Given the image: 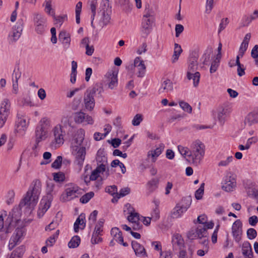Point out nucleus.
<instances>
[{
	"label": "nucleus",
	"mask_w": 258,
	"mask_h": 258,
	"mask_svg": "<svg viewBox=\"0 0 258 258\" xmlns=\"http://www.w3.org/2000/svg\"><path fill=\"white\" fill-rule=\"evenodd\" d=\"M246 234L247 238L250 240H252L255 238L257 236L256 231L254 229L252 228H249L247 230Z\"/></svg>",
	"instance_id": "de8ad7c7"
},
{
	"label": "nucleus",
	"mask_w": 258,
	"mask_h": 258,
	"mask_svg": "<svg viewBox=\"0 0 258 258\" xmlns=\"http://www.w3.org/2000/svg\"><path fill=\"white\" fill-rule=\"evenodd\" d=\"M96 160L97 164L107 165V157L104 149H99L96 154Z\"/></svg>",
	"instance_id": "393cba45"
},
{
	"label": "nucleus",
	"mask_w": 258,
	"mask_h": 258,
	"mask_svg": "<svg viewBox=\"0 0 258 258\" xmlns=\"http://www.w3.org/2000/svg\"><path fill=\"white\" fill-rule=\"evenodd\" d=\"M132 246L137 256H147V254L144 247L137 241H133Z\"/></svg>",
	"instance_id": "aec40b11"
},
{
	"label": "nucleus",
	"mask_w": 258,
	"mask_h": 258,
	"mask_svg": "<svg viewBox=\"0 0 258 258\" xmlns=\"http://www.w3.org/2000/svg\"><path fill=\"white\" fill-rule=\"evenodd\" d=\"M130 192V188L128 187H124L121 188L119 192H117V199H119L121 197H123L126 195H128Z\"/></svg>",
	"instance_id": "13d9d810"
},
{
	"label": "nucleus",
	"mask_w": 258,
	"mask_h": 258,
	"mask_svg": "<svg viewBox=\"0 0 258 258\" xmlns=\"http://www.w3.org/2000/svg\"><path fill=\"white\" fill-rule=\"evenodd\" d=\"M204 185H205V183H202L201 184V186L199 187V188H198L196 191L195 198H196V199L201 200L202 198L204 192Z\"/></svg>",
	"instance_id": "c03bdc74"
},
{
	"label": "nucleus",
	"mask_w": 258,
	"mask_h": 258,
	"mask_svg": "<svg viewBox=\"0 0 258 258\" xmlns=\"http://www.w3.org/2000/svg\"><path fill=\"white\" fill-rule=\"evenodd\" d=\"M175 36L178 37L184 30L183 26L181 24H176L175 25Z\"/></svg>",
	"instance_id": "774afa93"
},
{
	"label": "nucleus",
	"mask_w": 258,
	"mask_h": 258,
	"mask_svg": "<svg viewBox=\"0 0 258 258\" xmlns=\"http://www.w3.org/2000/svg\"><path fill=\"white\" fill-rule=\"evenodd\" d=\"M11 103L9 99H4L0 106V128H2L6 122L10 114Z\"/></svg>",
	"instance_id": "1a4fd4ad"
},
{
	"label": "nucleus",
	"mask_w": 258,
	"mask_h": 258,
	"mask_svg": "<svg viewBox=\"0 0 258 258\" xmlns=\"http://www.w3.org/2000/svg\"><path fill=\"white\" fill-rule=\"evenodd\" d=\"M24 252V248L20 246L14 250L9 258H21Z\"/></svg>",
	"instance_id": "f704fd0d"
},
{
	"label": "nucleus",
	"mask_w": 258,
	"mask_h": 258,
	"mask_svg": "<svg viewBox=\"0 0 258 258\" xmlns=\"http://www.w3.org/2000/svg\"><path fill=\"white\" fill-rule=\"evenodd\" d=\"M159 180L157 178H154L147 183V188L149 194L153 192L158 187Z\"/></svg>",
	"instance_id": "7c9ffc66"
},
{
	"label": "nucleus",
	"mask_w": 258,
	"mask_h": 258,
	"mask_svg": "<svg viewBox=\"0 0 258 258\" xmlns=\"http://www.w3.org/2000/svg\"><path fill=\"white\" fill-rule=\"evenodd\" d=\"M97 1L98 0H89L88 2L89 5L90 7V9L91 11L92 15H91V26L94 27L93 26V20L94 19L95 15H96V10L97 6Z\"/></svg>",
	"instance_id": "c756f323"
},
{
	"label": "nucleus",
	"mask_w": 258,
	"mask_h": 258,
	"mask_svg": "<svg viewBox=\"0 0 258 258\" xmlns=\"http://www.w3.org/2000/svg\"><path fill=\"white\" fill-rule=\"evenodd\" d=\"M233 157L232 156H229L225 160L221 161L219 163V166H227L233 160Z\"/></svg>",
	"instance_id": "69168bd1"
},
{
	"label": "nucleus",
	"mask_w": 258,
	"mask_h": 258,
	"mask_svg": "<svg viewBox=\"0 0 258 258\" xmlns=\"http://www.w3.org/2000/svg\"><path fill=\"white\" fill-rule=\"evenodd\" d=\"M173 90V85L170 80L167 79L165 80L161 84V87L159 89L160 94L164 92H168Z\"/></svg>",
	"instance_id": "cd10ccee"
},
{
	"label": "nucleus",
	"mask_w": 258,
	"mask_h": 258,
	"mask_svg": "<svg viewBox=\"0 0 258 258\" xmlns=\"http://www.w3.org/2000/svg\"><path fill=\"white\" fill-rule=\"evenodd\" d=\"M154 203L155 205V208L151 213V218L154 221H157L160 218V211L158 208L159 202L154 200Z\"/></svg>",
	"instance_id": "2f4dec72"
},
{
	"label": "nucleus",
	"mask_w": 258,
	"mask_h": 258,
	"mask_svg": "<svg viewBox=\"0 0 258 258\" xmlns=\"http://www.w3.org/2000/svg\"><path fill=\"white\" fill-rule=\"evenodd\" d=\"M228 23L229 20L227 18L222 19L219 25V33L224 30Z\"/></svg>",
	"instance_id": "680f3d73"
},
{
	"label": "nucleus",
	"mask_w": 258,
	"mask_h": 258,
	"mask_svg": "<svg viewBox=\"0 0 258 258\" xmlns=\"http://www.w3.org/2000/svg\"><path fill=\"white\" fill-rule=\"evenodd\" d=\"M94 196L93 191H90L83 195L80 199V201L83 204L87 203Z\"/></svg>",
	"instance_id": "ea45409f"
},
{
	"label": "nucleus",
	"mask_w": 258,
	"mask_h": 258,
	"mask_svg": "<svg viewBox=\"0 0 258 258\" xmlns=\"http://www.w3.org/2000/svg\"><path fill=\"white\" fill-rule=\"evenodd\" d=\"M50 127V120L46 117L42 118L36 127L35 145L33 147V149L37 148V146L39 142L46 138L48 131Z\"/></svg>",
	"instance_id": "7ed1b4c3"
},
{
	"label": "nucleus",
	"mask_w": 258,
	"mask_h": 258,
	"mask_svg": "<svg viewBox=\"0 0 258 258\" xmlns=\"http://www.w3.org/2000/svg\"><path fill=\"white\" fill-rule=\"evenodd\" d=\"M180 107L184 111L188 113H191L192 111V107L187 102L183 101L179 102Z\"/></svg>",
	"instance_id": "a18cd8bd"
},
{
	"label": "nucleus",
	"mask_w": 258,
	"mask_h": 258,
	"mask_svg": "<svg viewBox=\"0 0 258 258\" xmlns=\"http://www.w3.org/2000/svg\"><path fill=\"white\" fill-rule=\"evenodd\" d=\"M59 233V230H57L53 235L49 237L46 241L47 246H51L55 242V239L57 238Z\"/></svg>",
	"instance_id": "37998d69"
},
{
	"label": "nucleus",
	"mask_w": 258,
	"mask_h": 258,
	"mask_svg": "<svg viewBox=\"0 0 258 258\" xmlns=\"http://www.w3.org/2000/svg\"><path fill=\"white\" fill-rule=\"evenodd\" d=\"M114 239L115 240V241L120 243V244H122L123 246L125 247L128 246V244L126 242H124L123 241V238L122 235V232H121V233L118 234L117 237L114 238Z\"/></svg>",
	"instance_id": "0e129e2a"
},
{
	"label": "nucleus",
	"mask_w": 258,
	"mask_h": 258,
	"mask_svg": "<svg viewBox=\"0 0 258 258\" xmlns=\"http://www.w3.org/2000/svg\"><path fill=\"white\" fill-rule=\"evenodd\" d=\"M102 89L98 86H95L91 89H88L84 96V103L85 108L88 111H92L95 106L94 96L97 92L100 94Z\"/></svg>",
	"instance_id": "0eeeda50"
},
{
	"label": "nucleus",
	"mask_w": 258,
	"mask_h": 258,
	"mask_svg": "<svg viewBox=\"0 0 258 258\" xmlns=\"http://www.w3.org/2000/svg\"><path fill=\"white\" fill-rule=\"evenodd\" d=\"M204 155L205 145L200 141H197L192 144L191 151L187 155V160L197 165L200 164Z\"/></svg>",
	"instance_id": "20e7f679"
},
{
	"label": "nucleus",
	"mask_w": 258,
	"mask_h": 258,
	"mask_svg": "<svg viewBox=\"0 0 258 258\" xmlns=\"http://www.w3.org/2000/svg\"><path fill=\"white\" fill-rule=\"evenodd\" d=\"M85 215L81 214L76 220L74 223V231L76 233L78 232L79 229V225L81 226L80 228L83 229L85 227Z\"/></svg>",
	"instance_id": "a878e982"
},
{
	"label": "nucleus",
	"mask_w": 258,
	"mask_h": 258,
	"mask_svg": "<svg viewBox=\"0 0 258 258\" xmlns=\"http://www.w3.org/2000/svg\"><path fill=\"white\" fill-rule=\"evenodd\" d=\"M15 197V192L14 190H10L8 192L7 198L8 200L7 203L8 204H10L13 202V200Z\"/></svg>",
	"instance_id": "338daca9"
},
{
	"label": "nucleus",
	"mask_w": 258,
	"mask_h": 258,
	"mask_svg": "<svg viewBox=\"0 0 258 258\" xmlns=\"http://www.w3.org/2000/svg\"><path fill=\"white\" fill-rule=\"evenodd\" d=\"M54 141L58 147L62 145L64 143V137L66 135L64 130V126L61 124H57L52 129Z\"/></svg>",
	"instance_id": "9b49d317"
},
{
	"label": "nucleus",
	"mask_w": 258,
	"mask_h": 258,
	"mask_svg": "<svg viewBox=\"0 0 258 258\" xmlns=\"http://www.w3.org/2000/svg\"><path fill=\"white\" fill-rule=\"evenodd\" d=\"M23 235V230L22 228H18L16 229L13 236L11 238V240L14 243L17 244V243L20 240L21 237Z\"/></svg>",
	"instance_id": "473e14b6"
},
{
	"label": "nucleus",
	"mask_w": 258,
	"mask_h": 258,
	"mask_svg": "<svg viewBox=\"0 0 258 258\" xmlns=\"http://www.w3.org/2000/svg\"><path fill=\"white\" fill-rule=\"evenodd\" d=\"M214 7V0H207L205 13L210 14Z\"/></svg>",
	"instance_id": "603ef678"
},
{
	"label": "nucleus",
	"mask_w": 258,
	"mask_h": 258,
	"mask_svg": "<svg viewBox=\"0 0 258 258\" xmlns=\"http://www.w3.org/2000/svg\"><path fill=\"white\" fill-rule=\"evenodd\" d=\"M24 22L22 19L19 20L16 25L13 28L12 34L9 36L10 42H15L20 38L23 29Z\"/></svg>",
	"instance_id": "f8f14e48"
},
{
	"label": "nucleus",
	"mask_w": 258,
	"mask_h": 258,
	"mask_svg": "<svg viewBox=\"0 0 258 258\" xmlns=\"http://www.w3.org/2000/svg\"><path fill=\"white\" fill-rule=\"evenodd\" d=\"M81 103V97H76L74 99L72 104V108L73 110H77L80 106Z\"/></svg>",
	"instance_id": "6e6d98bb"
},
{
	"label": "nucleus",
	"mask_w": 258,
	"mask_h": 258,
	"mask_svg": "<svg viewBox=\"0 0 258 258\" xmlns=\"http://www.w3.org/2000/svg\"><path fill=\"white\" fill-rule=\"evenodd\" d=\"M229 113L230 111L227 107L220 106L217 109V117L221 124H223L224 123L226 118Z\"/></svg>",
	"instance_id": "6ab92c4d"
},
{
	"label": "nucleus",
	"mask_w": 258,
	"mask_h": 258,
	"mask_svg": "<svg viewBox=\"0 0 258 258\" xmlns=\"http://www.w3.org/2000/svg\"><path fill=\"white\" fill-rule=\"evenodd\" d=\"M235 186V183L234 182L229 181L226 183L225 185L222 186V189L226 191H230L232 190L233 188Z\"/></svg>",
	"instance_id": "864d4df0"
},
{
	"label": "nucleus",
	"mask_w": 258,
	"mask_h": 258,
	"mask_svg": "<svg viewBox=\"0 0 258 258\" xmlns=\"http://www.w3.org/2000/svg\"><path fill=\"white\" fill-rule=\"evenodd\" d=\"M33 21L35 26L37 25L46 24V20L45 18L39 13L33 14Z\"/></svg>",
	"instance_id": "c85d7f7f"
},
{
	"label": "nucleus",
	"mask_w": 258,
	"mask_h": 258,
	"mask_svg": "<svg viewBox=\"0 0 258 258\" xmlns=\"http://www.w3.org/2000/svg\"><path fill=\"white\" fill-rule=\"evenodd\" d=\"M219 59H214L210 67V71L211 74L215 73L218 67H219Z\"/></svg>",
	"instance_id": "4d7b16f0"
},
{
	"label": "nucleus",
	"mask_w": 258,
	"mask_h": 258,
	"mask_svg": "<svg viewBox=\"0 0 258 258\" xmlns=\"http://www.w3.org/2000/svg\"><path fill=\"white\" fill-rule=\"evenodd\" d=\"M142 120V115L141 114H137L132 120V124L134 126H138Z\"/></svg>",
	"instance_id": "3c124183"
},
{
	"label": "nucleus",
	"mask_w": 258,
	"mask_h": 258,
	"mask_svg": "<svg viewBox=\"0 0 258 258\" xmlns=\"http://www.w3.org/2000/svg\"><path fill=\"white\" fill-rule=\"evenodd\" d=\"M173 245H177L181 247L183 245V240L181 237V236L179 234H176L174 235L172 239Z\"/></svg>",
	"instance_id": "e433bc0d"
},
{
	"label": "nucleus",
	"mask_w": 258,
	"mask_h": 258,
	"mask_svg": "<svg viewBox=\"0 0 258 258\" xmlns=\"http://www.w3.org/2000/svg\"><path fill=\"white\" fill-rule=\"evenodd\" d=\"M199 235L198 234L196 229L190 230L187 233V237L189 239L193 240L199 238Z\"/></svg>",
	"instance_id": "052dcab7"
},
{
	"label": "nucleus",
	"mask_w": 258,
	"mask_h": 258,
	"mask_svg": "<svg viewBox=\"0 0 258 258\" xmlns=\"http://www.w3.org/2000/svg\"><path fill=\"white\" fill-rule=\"evenodd\" d=\"M105 191L112 196H114V195H116L117 197V186L114 185L106 187L105 188Z\"/></svg>",
	"instance_id": "49530a36"
},
{
	"label": "nucleus",
	"mask_w": 258,
	"mask_h": 258,
	"mask_svg": "<svg viewBox=\"0 0 258 258\" xmlns=\"http://www.w3.org/2000/svg\"><path fill=\"white\" fill-rule=\"evenodd\" d=\"M51 157V154L49 152H45L43 153V159L46 160V162L42 161L40 163L41 165L47 164L50 162V159Z\"/></svg>",
	"instance_id": "e2e57ef3"
},
{
	"label": "nucleus",
	"mask_w": 258,
	"mask_h": 258,
	"mask_svg": "<svg viewBox=\"0 0 258 258\" xmlns=\"http://www.w3.org/2000/svg\"><path fill=\"white\" fill-rule=\"evenodd\" d=\"M53 179L57 182L63 181L64 180V174L62 172L53 173Z\"/></svg>",
	"instance_id": "8fccbe9b"
},
{
	"label": "nucleus",
	"mask_w": 258,
	"mask_h": 258,
	"mask_svg": "<svg viewBox=\"0 0 258 258\" xmlns=\"http://www.w3.org/2000/svg\"><path fill=\"white\" fill-rule=\"evenodd\" d=\"M50 205L51 201L50 199H43L41 200L37 211V215L39 218H41L44 215L49 208Z\"/></svg>",
	"instance_id": "a211bd4d"
},
{
	"label": "nucleus",
	"mask_w": 258,
	"mask_h": 258,
	"mask_svg": "<svg viewBox=\"0 0 258 258\" xmlns=\"http://www.w3.org/2000/svg\"><path fill=\"white\" fill-rule=\"evenodd\" d=\"M59 224L57 221L53 220L49 225L45 227L46 231H51L56 228Z\"/></svg>",
	"instance_id": "bf43d9fd"
},
{
	"label": "nucleus",
	"mask_w": 258,
	"mask_h": 258,
	"mask_svg": "<svg viewBox=\"0 0 258 258\" xmlns=\"http://www.w3.org/2000/svg\"><path fill=\"white\" fill-rule=\"evenodd\" d=\"M198 234L199 235V238L207 237V230L205 226L203 225H199L196 229Z\"/></svg>",
	"instance_id": "4c0bfd02"
},
{
	"label": "nucleus",
	"mask_w": 258,
	"mask_h": 258,
	"mask_svg": "<svg viewBox=\"0 0 258 258\" xmlns=\"http://www.w3.org/2000/svg\"><path fill=\"white\" fill-rule=\"evenodd\" d=\"M164 145L160 144L158 148L154 150H150L148 152L147 157L148 158L151 157L152 161L155 162L157 158L162 153L164 149Z\"/></svg>",
	"instance_id": "412c9836"
},
{
	"label": "nucleus",
	"mask_w": 258,
	"mask_h": 258,
	"mask_svg": "<svg viewBox=\"0 0 258 258\" xmlns=\"http://www.w3.org/2000/svg\"><path fill=\"white\" fill-rule=\"evenodd\" d=\"M198 56L196 54H192L189 58V63L188 67V71L187 72V78L188 80L192 79L193 84L195 87L198 86L200 79V74L197 72L198 69Z\"/></svg>",
	"instance_id": "39448f33"
},
{
	"label": "nucleus",
	"mask_w": 258,
	"mask_h": 258,
	"mask_svg": "<svg viewBox=\"0 0 258 258\" xmlns=\"http://www.w3.org/2000/svg\"><path fill=\"white\" fill-rule=\"evenodd\" d=\"M29 124V121H26V119L24 116L22 115L20 117L19 114L18 115V120H17V129L16 131L19 132L21 130L24 131L27 127Z\"/></svg>",
	"instance_id": "bb28decb"
},
{
	"label": "nucleus",
	"mask_w": 258,
	"mask_h": 258,
	"mask_svg": "<svg viewBox=\"0 0 258 258\" xmlns=\"http://www.w3.org/2000/svg\"><path fill=\"white\" fill-rule=\"evenodd\" d=\"M127 220L129 222H132V223L139 222L141 218H140V215L138 213L131 212L130 216L127 217Z\"/></svg>",
	"instance_id": "58836bf2"
},
{
	"label": "nucleus",
	"mask_w": 258,
	"mask_h": 258,
	"mask_svg": "<svg viewBox=\"0 0 258 258\" xmlns=\"http://www.w3.org/2000/svg\"><path fill=\"white\" fill-rule=\"evenodd\" d=\"M98 15L100 16L99 24L102 28L110 23V10L109 8V3L107 0H103L100 4Z\"/></svg>",
	"instance_id": "6e6552de"
},
{
	"label": "nucleus",
	"mask_w": 258,
	"mask_h": 258,
	"mask_svg": "<svg viewBox=\"0 0 258 258\" xmlns=\"http://www.w3.org/2000/svg\"><path fill=\"white\" fill-rule=\"evenodd\" d=\"M242 253L244 258L253 257L251 246L249 242L247 241L243 243L242 246Z\"/></svg>",
	"instance_id": "b1692460"
},
{
	"label": "nucleus",
	"mask_w": 258,
	"mask_h": 258,
	"mask_svg": "<svg viewBox=\"0 0 258 258\" xmlns=\"http://www.w3.org/2000/svg\"><path fill=\"white\" fill-rule=\"evenodd\" d=\"M118 71L116 70H111L108 71L105 75V77L108 83V88L113 89L117 86Z\"/></svg>",
	"instance_id": "4468645a"
},
{
	"label": "nucleus",
	"mask_w": 258,
	"mask_h": 258,
	"mask_svg": "<svg viewBox=\"0 0 258 258\" xmlns=\"http://www.w3.org/2000/svg\"><path fill=\"white\" fill-rule=\"evenodd\" d=\"M62 157L60 156H58L57 157L56 159L54 160V161L51 164V167L58 169L60 168L62 163Z\"/></svg>",
	"instance_id": "09e8293b"
},
{
	"label": "nucleus",
	"mask_w": 258,
	"mask_h": 258,
	"mask_svg": "<svg viewBox=\"0 0 258 258\" xmlns=\"http://www.w3.org/2000/svg\"><path fill=\"white\" fill-rule=\"evenodd\" d=\"M244 122L248 126L258 122V113L255 111L249 112L245 117Z\"/></svg>",
	"instance_id": "4be33fe9"
},
{
	"label": "nucleus",
	"mask_w": 258,
	"mask_h": 258,
	"mask_svg": "<svg viewBox=\"0 0 258 258\" xmlns=\"http://www.w3.org/2000/svg\"><path fill=\"white\" fill-rule=\"evenodd\" d=\"M191 203V200L189 198H184L182 199L181 202L178 203L182 207L183 210L187 211Z\"/></svg>",
	"instance_id": "a19ab883"
},
{
	"label": "nucleus",
	"mask_w": 258,
	"mask_h": 258,
	"mask_svg": "<svg viewBox=\"0 0 258 258\" xmlns=\"http://www.w3.org/2000/svg\"><path fill=\"white\" fill-rule=\"evenodd\" d=\"M155 23L153 15L149 11L143 15L140 29L141 36L146 38L151 33Z\"/></svg>",
	"instance_id": "423d86ee"
},
{
	"label": "nucleus",
	"mask_w": 258,
	"mask_h": 258,
	"mask_svg": "<svg viewBox=\"0 0 258 258\" xmlns=\"http://www.w3.org/2000/svg\"><path fill=\"white\" fill-rule=\"evenodd\" d=\"M84 136L85 131L82 128L79 130L77 133V137L75 140L78 145L72 147V154L75 157V163L78 165L80 170L83 167L86 154V148L80 146L84 139Z\"/></svg>",
	"instance_id": "f03ea898"
},
{
	"label": "nucleus",
	"mask_w": 258,
	"mask_h": 258,
	"mask_svg": "<svg viewBox=\"0 0 258 258\" xmlns=\"http://www.w3.org/2000/svg\"><path fill=\"white\" fill-rule=\"evenodd\" d=\"M40 185L39 182H33L30 186L26 196L21 201L19 207L21 209L25 207L31 211L36 205L40 193Z\"/></svg>",
	"instance_id": "f257e3e1"
},
{
	"label": "nucleus",
	"mask_w": 258,
	"mask_h": 258,
	"mask_svg": "<svg viewBox=\"0 0 258 258\" xmlns=\"http://www.w3.org/2000/svg\"><path fill=\"white\" fill-rule=\"evenodd\" d=\"M185 211V210H183L182 207L180 206V204H177L172 212V216L174 218H178L180 217L182 213Z\"/></svg>",
	"instance_id": "72a5a7b5"
},
{
	"label": "nucleus",
	"mask_w": 258,
	"mask_h": 258,
	"mask_svg": "<svg viewBox=\"0 0 258 258\" xmlns=\"http://www.w3.org/2000/svg\"><path fill=\"white\" fill-rule=\"evenodd\" d=\"M81 189L76 185H69L65 189L61 195V200L63 202L71 201L77 197L81 194Z\"/></svg>",
	"instance_id": "9d476101"
},
{
	"label": "nucleus",
	"mask_w": 258,
	"mask_h": 258,
	"mask_svg": "<svg viewBox=\"0 0 258 258\" xmlns=\"http://www.w3.org/2000/svg\"><path fill=\"white\" fill-rule=\"evenodd\" d=\"M81 242L80 238L78 235H75L72 238L70 242L68 243V246L71 248L77 247Z\"/></svg>",
	"instance_id": "c9c22d12"
},
{
	"label": "nucleus",
	"mask_w": 258,
	"mask_h": 258,
	"mask_svg": "<svg viewBox=\"0 0 258 258\" xmlns=\"http://www.w3.org/2000/svg\"><path fill=\"white\" fill-rule=\"evenodd\" d=\"M21 74L19 67L18 66L16 67L12 74V81L18 82L21 77Z\"/></svg>",
	"instance_id": "79ce46f5"
},
{
	"label": "nucleus",
	"mask_w": 258,
	"mask_h": 258,
	"mask_svg": "<svg viewBox=\"0 0 258 258\" xmlns=\"http://www.w3.org/2000/svg\"><path fill=\"white\" fill-rule=\"evenodd\" d=\"M74 120L76 123H84L86 125L93 124L94 123L92 116L82 111L75 113Z\"/></svg>",
	"instance_id": "ddd939ff"
},
{
	"label": "nucleus",
	"mask_w": 258,
	"mask_h": 258,
	"mask_svg": "<svg viewBox=\"0 0 258 258\" xmlns=\"http://www.w3.org/2000/svg\"><path fill=\"white\" fill-rule=\"evenodd\" d=\"M134 67L138 70V77L140 78L143 77L145 74L146 69L143 60L141 59L140 57H136L134 60Z\"/></svg>",
	"instance_id": "dca6fc26"
},
{
	"label": "nucleus",
	"mask_w": 258,
	"mask_h": 258,
	"mask_svg": "<svg viewBox=\"0 0 258 258\" xmlns=\"http://www.w3.org/2000/svg\"><path fill=\"white\" fill-rule=\"evenodd\" d=\"M241 227L242 223L240 220H236L232 227V235L237 242H239L241 240Z\"/></svg>",
	"instance_id": "2eb2a0df"
},
{
	"label": "nucleus",
	"mask_w": 258,
	"mask_h": 258,
	"mask_svg": "<svg viewBox=\"0 0 258 258\" xmlns=\"http://www.w3.org/2000/svg\"><path fill=\"white\" fill-rule=\"evenodd\" d=\"M58 39L64 48L68 49L70 47L71 41V34L67 31H61L58 35Z\"/></svg>",
	"instance_id": "f3484780"
},
{
	"label": "nucleus",
	"mask_w": 258,
	"mask_h": 258,
	"mask_svg": "<svg viewBox=\"0 0 258 258\" xmlns=\"http://www.w3.org/2000/svg\"><path fill=\"white\" fill-rule=\"evenodd\" d=\"M251 22L252 20L249 16L244 15L242 18L241 26V27L247 26Z\"/></svg>",
	"instance_id": "5fc2aeb1"
},
{
	"label": "nucleus",
	"mask_w": 258,
	"mask_h": 258,
	"mask_svg": "<svg viewBox=\"0 0 258 258\" xmlns=\"http://www.w3.org/2000/svg\"><path fill=\"white\" fill-rule=\"evenodd\" d=\"M16 212L13 211L12 213H10L7 221L9 222V225L6 227V233H9L12 232L15 227V225L13 224L14 220L16 222H18L19 219L15 218L16 215L15 214Z\"/></svg>",
	"instance_id": "5701e85b"
}]
</instances>
